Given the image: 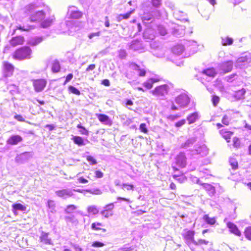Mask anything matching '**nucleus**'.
<instances>
[{"mask_svg":"<svg viewBox=\"0 0 251 251\" xmlns=\"http://www.w3.org/2000/svg\"><path fill=\"white\" fill-rule=\"evenodd\" d=\"M230 120L231 117L226 115L223 117L222 122L223 124L227 126L229 125Z\"/></svg>","mask_w":251,"mask_h":251,"instance_id":"de8ad7c7","label":"nucleus"},{"mask_svg":"<svg viewBox=\"0 0 251 251\" xmlns=\"http://www.w3.org/2000/svg\"><path fill=\"white\" fill-rule=\"evenodd\" d=\"M153 16L150 12H144L142 17L143 22L145 24H148L152 21Z\"/></svg>","mask_w":251,"mask_h":251,"instance_id":"bb28decb","label":"nucleus"},{"mask_svg":"<svg viewBox=\"0 0 251 251\" xmlns=\"http://www.w3.org/2000/svg\"><path fill=\"white\" fill-rule=\"evenodd\" d=\"M113 203H111L109 204H107L105 206L106 209L101 211V214L103 215L104 217L108 218L113 215L112 210H113Z\"/></svg>","mask_w":251,"mask_h":251,"instance_id":"6ab92c4d","label":"nucleus"},{"mask_svg":"<svg viewBox=\"0 0 251 251\" xmlns=\"http://www.w3.org/2000/svg\"><path fill=\"white\" fill-rule=\"evenodd\" d=\"M202 74L204 76L206 77V79L208 78L207 81H209L215 76L216 72L215 69L212 68L203 70Z\"/></svg>","mask_w":251,"mask_h":251,"instance_id":"2eb2a0df","label":"nucleus"},{"mask_svg":"<svg viewBox=\"0 0 251 251\" xmlns=\"http://www.w3.org/2000/svg\"><path fill=\"white\" fill-rule=\"evenodd\" d=\"M77 209V206L74 204H69L65 209L66 214H71Z\"/></svg>","mask_w":251,"mask_h":251,"instance_id":"4c0bfd02","label":"nucleus"},{"mask_svg":"<svg viewBox=\"0 0 251 251\" xmlns=\"http://www.w3.org/2000/svg\"><path fill=\"white\" fill-rule=\"evenodd\" d=\"M23 138L20 135H12L8 139L7 142L8 144L15 145L21 142Z\"/></svg>","mask_w":251,"mask_h":251,"instance_id":"412c9836","label":"nucleus"},{"mask_svg":"<svg viewBox=\"0 0 251 251\" xmlns=\"http://www.w3.org/2000/svg\"><path fill=\"white\" fill-rule=\"evenodd\" d=\"M139 129L141 131L147 133L148 131V130L147 128L146 125L144 123H142L140 125Z\"/></svg>","mask_w":251,"mask_h":251,"instance_id":"5fc2aeb1","label":"nucleus"},{"mask_svg":"<svg viewBox=\"0 0 251 251\" xmlns=\"http://www.w3.org/2000/svg\"><path fill=\"white\" fill-rule=\"evenodd\" d=\"M152 4L153 6L156 7H159L161 5V0H152Z\"/></svg>","mask_w":251,"mask_h":251,"instance_id":"13d9d810","label":"nucleus"},{"mask_svg":"<svg viewBox=\"0 0 251 251\" xmlns=\"http://www.w3.org/2000/svg\"><path fill=\"white\" fill-rule=\"evenodd\" d=\"M226 226L230 232L239 237L241 236V232L235 224L231 222H228L226 223Z\"/></svg>","mask_w":251,"mask_h":251,"instance_id":"ddd939ff","label":"nucleus"},{"mask_svg":"<svg viewBox=\"0 0 251 251\" xmlns=\"http://www.w3.org/2000/svg\"><path fill=\"white\" fill-rule=\"evenodd\" d=\"M183 14L184 13L182 12L177 10L175 11L173 13L175 18L178 20H181V17L183 15Z\"/></svg>","mask_w":251,"mask_h":251,"instance_id":"09e8293b","label":"nucleus"},{"mask_svg":"<svg viewBox=\"0 0 251 251\" xmlns=\"http://www.w3.org/2000/svg\"><path fill=\"white\" fill-rule=\"evenodd\" d=\"M12 207L13 208V211L14 213L16 212L17 210L24 211L26 210V206L20 203L13 204Z\"/></svg>","mask_w":251,"mask_h":251,"instance_id":"473e14b6","label":"nucleus"},{"mask_svg":"<svg viewBox=\"0 0 251 251\" xmlns=\"http://www.w3.org/2000/svg\"><path fill=\"white\" fill-rule=\"evenodd\" d=\"M130 67L134 70L138 71V75L140 76L145 75L146 71L144 69H141L139 66L134 63H132L130 65Z\"/></svg>","mask_w":251,"mask_h":251,"instance_id":"393cba45","label":"nucleus"},{"mask_svg":"<svg viewBox=\"0 0 251 251\" xmlns=\"http://www.w3.org/2000/svg\"><path fill=\"white\" fill-rule=\"evenodd\" d=\"M129 48L134 50H139L141 49V44L138 40H133L130 43Z\"/></svg>","mask_w":251,"mask_h":251,"instance_id":"c85d7f7f","label":"nucleus"},{"mask_svg":"<svg viewBox=\"0 0 251 251\" xmlns=\"http://www.w3.org/2000/svg\"><path fill=\"white\" fill-rule=\"evenodd\" d=\"M221 135L226 140L227 142H229V139L233 133L231 131H227L225 129H222L220 131Z\"/></svg>","mask_w":251,"mask_h":251,"instance_id":"7c9ffc66","label":"nucleus"},{"mask_svg":"<svg viewBox=\"0 0 251 251\" xmlns=\"http://www.w3.org/2000/svg\"><path fill=\"white\" fill-rule=\"evenodd\" d=\"M184 50V48L182 45H177L172 49V52L177 55H181Z\"/></svg>","mask_w":251,"mask_h":251,"instance_id":"cd10ccee","label":"nucleus"},{"mask_svg":"<svg viewBox=\"0 0 251 251\" xmlns=\"http://www.w3.org/2000/svg\"><path fill=\"white\" fill-rule=\"evenodd\" d=\"M172 34L176 37H180L184 34V29L182 26L174 25L172 26Z\"/></svg>","mask_w":251,"mask_h":251,"instance_id":"f8f14e48","label":"nucleus"},{"mask_svg":"<svg viewBox=\"0 0 251 251\" xmlns=\"http://www.w3.org/2000/svg\"><path fill=\"white\" fill-rule=\"evenodd\" d=\"M48 205L50 208L54 209L55 206V204L53 201L49 200L48 201Z\"/></svg>","mask_w":251,"mask_h":251,"instance_id":"052dcab7","label":"nucleus"},{"mask_svg":"<svg viewBox=\"0 0 251 251\" xmlns=\"http://www.w3.org/2000/svg\"><path fill=\"white\" fill-rule=\"evenodd\" d=\"M170 87L167 84H163L156 87L151 93L154 96L163 98L168 94Z\"/></svg>","mask_w":251,"mask_h":251,"instance_id":"20e7f679","label":"nucleus"},{"mask_svg":"<svg viewBox=\"0 0 251 251\" xmlns=\"http://www.w3.org/2000/svg\"><path fill=\"white\" fill-rule=\"evenodd\" d=\"M32 50L28 47H23L17 50L14 53L13 58L19 60L31 58Z\"/></svg>","mask_w":251,"mask_h":251,"instance_id":"f03ea898","label":"nucleus"},{"mask_svg":"<svg viewBox=\"0 0 251 251\" xmlns=\"http://www.w3.org/2000/svg\"><path fill=\"white\" fill-rule=\"evenodd\" d=\"M233 42V39L228 36H225L221 37V43L223 46H229L232 45Z\"/></svg>","mask_w":251,"mask_h":251,"instance_id":"c756f323","label":"nucleus"},{"mask_svg":"<svg viewBox=\"0 0 251 251\" xmlns=\"http://www.w3.org/2000/svg\"><path fill=\"white\" fill-rule=\"evenodd\" d=\"M43 41V38L42 37H34L30 38L27 41V44L30 46H35Z\"/></svg>","mask_w":251,"mask_h":251,"instance_id":"5701e85b","label":"nucleus"},{"mask_svg":"<svg viewBox=\"0 0 251 251\" xmlns=\"http://www.w3.org/2000/svg\"><path fill=\"white\" fill-rule=\"evenodd\" d=\"M87 210L89 214L96 215L99 213V209L94 205L89 206L87 207Z\"/></svg>","mask_w":251,"mask_h":251,"instance_id":"58836bf2","label":"nucleus"},{"mask_svg":"<svg viewBox=\"0 0 251 251\" xmlns=\"http://www.w3.org/2000/svg\"><path fill=\"white\" fill-rule=\"evenodd\" d=\"M203 219L207 224H209L210 225H214L216 222L215 217H210L209 215L207 214L204 215L203 216Z\"/></svg>","mask_w":251,"mask_h":251,"instance_id":"72a5a7b5","label":"nucleus"},{"mask_svg":"<svg viewBox=\"0 0 251 251\" xmlns=\"http://www.w3.org/2000/svg\"><path fill=\"white\" fill-rule=\"evenodd\" d=\"M104 246V244L99 242V241H94L93 242L92 244V246L95 248H100Z\"/></svg>","mask_w":251,"mask_h":251,"instance_id":"864d4df0","label":"nucleus"},{"mask_svg":"<svg viewBox=\"0 0 251 251\" xmlns=\"http://www.w3.org/2000/svg\"><path fill=\"white\" fill-rule=\"evenodd\" d=\"M195 245H201L202 244L206 245L208 244V241L204 240V239H199L197 241L194 240L193 242Z\"/></svg>","mask_w":251,"mask_h":251,"instance_id":"3c124183","label":"nucleus"},{"mask_svg":"<svg viewBox=\"0 0 251 251\" xmlns=\"http://www.w3.org/2000/svg\"><path fill=\"white\" fill-rule=\"evenodd\" d=\"M97 116L99 120L102 124L107 126L112 125V122L107 115L103 114H98Z\"/></svg>","mask_w":251,"mask_h":251,"instance_id":"4468645a","label":"nucleus"},{"mask_svg":"<svg viewBox=\"0 0 251 251\" xmlns=\"http://www.w3.org/2000/svg\"><path fill=\"white\" fill-rule=\"evenodd\" d=\"M229 163L233 170H236L238 168V162L237 160L233 158H230Z\"/></svg>","mask_w":251,"mask_h":251,"instance_id":"c03bdc74","label":"nucleus"},{"mask_svg":"<svg viewBox=\"0 0 251 251\" xmlns=\"http://www.w3.org/2000/svg\"><path fill=\"white\" fill-rule=\"evenodd\" d=\"M244 233L245 237L248 240L251 241V226L246 227Z\"/></svg>","mask_w":251,"mask_h":251,"instance_id":"a19ab883","label":"nucleus"},{"mask_svg":"<svg viewBox=\"0 0 251 251\" xmlns=\"http://www.w3.org/2000/svg\"><path fill=\"white\" fill-rule=\"evenodd\" d=\"M24 38L23 36H18L13 37L10 41V44L13 46H16L22 44L24 42Z\"/></svg>","mask_w":251,"mask_h":251,"instance_id":"b1692460","label":"nucleus"},{"mask_svg":"<svg viewBox=\"0 0 251 251\" xmlns=\"http://www.w3.org/2000/svg\"><path fill=\"white\" fill-rule=\"evenodd\" d=\"M232 67L233 62L230 60L223 63L220 66L221 69L224 73L230 72L232 69Z\"/></svg>","mask_w":251,"mask_h":251,"instance_id":"aec40b11","label":"nucleus"},{"mask_svg":"<svg viewBox=\"0 0 251 251\" xmlns=\"http://www.w3.org/2000/svg\"><path fill=\"white\" fill-rule=\"evenodd\" d=\"M33 85L36 92L42 91L46 87L47 82L45 79H37L32 80Z\"/></svg>","mask_w":251,"mask_h":251,"instance_id":"0eeeda50","label":"nucleus"},{"mask_svg":"<svg viewBox=\"0 0 251 251\" xmlns=\"http://www.w3.org/2000/svg\"><path fill=\"white\" fill-rule=\"evenodd\" d=\"M91 229L93 230L99 231L100 230L103 232L106 231V228H104V226L100 222L93 223L91 226Z\"/></svg>","mask_w":251,"mask_h":251,"instance_id":"4be33fe9","label":"nucleus"},{"mask_svg":"<svg viewBox=\"0 0 251 251\" xmlns=\"http://www.w3.org/2000/svg\"><path fill=\"white\" fill-rule=\"evenodd\" d=\"M195 142V139L194 138H192L187 140L185 143L181 145V147L186 148L192 145Z\"/></svg>","mask_w":251,"mask_h":251,"instance_id":"79ce46f5","label":"nucleus"},{"mask_svg":"<svg viewBox=\"0 0 251 251\" xmlns=\"http://www.w3.org/2000/svg\"><path fill=\"white\" fill-rule=\"evenodd\" d=\"M199 118V114L198 112H194L191 114L187 117V120L188 121L189 124H191L195 123Z\"/></svg>","mask_w":251,"mask_h":251,"instance_id":"2f4dec72","label":"nucleus"},{"mask_svg":"<svg viewBox=\"0 0 251 251\" xmlns=\"http://www.w3.org/2000/svg\"><path fill=\"white\" fill-rule=\"evenodd\" d=\"M175 102L180 107L184 108L189 104L190 99L186 93H183L176 98Z\"/></svg>","mask_w":251,"mask_h":251,"instance_id":"39448f33","label":"nucleus"},{"mask_svg":"<svg viewBox=\"0 0 251 251\" xmlns=\"http://www.w3.org/2000/svg\"><path fill=\"white\" fill-rule=\"evenodd\" d=\"M49 233L42 232L41 236L40 237V241L42 242H44L46 244L51 245L52 244L51 242V240L50 238H49Z\"/></svg>","mask_w":251,"mask_h":251,"instance_id":"a878e982","label":"nucleus"},{"mask_svg":"<svg viewBox=\"0 0 251 251\" xmlns=\"http://www.w3.org/2000/svg\"><path fill=\"white\" fill-rule=\"evenodd\" d=\"M186 165V157L183 152H180L175 158L172 163V167L174 171H179L181 168H184Z\"/></svg>","mask_w":251,"mask_h":251,"instance_id":"7ed1b4c3","label":"nucleus"},{"mask_svg":"<svg viewBox=\"0 0 251 251\" xmlns=\"http://www.w3.org/2000/svg\"><path fill=\"white\" fill-rule=\"evenodd\" d=\"M251 62V53L246 52L243 55L239 57L236 61L237 65H242V64H245Z\"/></svg>","mask_w":251,"mask_h":251,"instance_id":"1a4fd4ad","label":"nucleus"},{"mask_svg":"<svg viewBox=\"0 0 251 251\" xmlns=\"http://www.w3.org/2000/svg\"><path fill=\"white\" fill-rule=\"evenodd\" d=\"M122 187L124 190H133L134 188L133 185L127 183L123 184Z\"/></svg>","mask_w":251,"mask_h":251,"instance_id":"603ef678","label":"nucleus"},{"mask_svg":"<svg viewBox=\"0 0 251 251\" xmlns=\"http://www.w3.org/2000/svg\"><path fill=\"white\" fill-rule=\"evenodd\" d=\"M51 70L53 73H57L60 70V66L58 61H54L52 65Z\"/></svg>","mask_w":251,"mask_h":251,"instance_id":"37998d69","label":"nucleus"},{"mask_svg":"<svg viewBox=\"0 0 251 251\" xmlns=\"http://www.w3.org/2000/svg\"><path fill=\"white\" fill-rule=\"evenodd\" d=\"M68 89L70 92L75 94L76 95H79L80 94V91L75 87L73 86H70Z\"/></svg>","mask_w":251,"mask_h":251,"instance_id":"49530a36","label":"nucleus"},{"mask_svg":"<svg viewBox=\"0 0 251 251\" xmlns=\"http://www.w3.org/2000/svg\"><path fill=\"white\" fill-rule=\"evenodd\" d=\"M203 187H204L205 191L209 195H213L215 193V188L211 185H210L209 184H207V183H205L203 184Z\"/></svg>","mask_w":251,"mask_h":251,"instance_id":"f704fd0d","label":"nucleus"},{"mask_svg":"<svg viewBox=\"0 0 251 251\" xmlns=\"http://www.w3.org/2000/svg\"><path fill=\"white\" fill-rule=\"evenodd\" d=\"M55 194L58 197L62 198L72 197L73 195L71 191L67 189H62L56 191Z\"/></svg>","mask_w":251,"mask_h":251,"instance_id":"a211bd4d","label":"nucleus"},{"mask_svg":"<svg viewBox=\"0 0 251 251\" xmlns=\"http://www.w3.org/2000/svg\"><path fill=\"white\" fill-rule=\"evenodd\" d=\"M186 123V120L184 119L181 120L175 123V126L177 127H180L183 126Z\"/></svg>","mask_w":251,"mask_h":251,"instance_id":"bf43d9fd","label":"nucleus"},{"mask_svg":"<svg viewBox=\"0 0 251 251\" xmlns=\"http://www.w3.org/2000/svg\"><path fill=\"white\" fill-rule=\"evenodd\" d=\"M14 66L10 63L5 62L3 64V74L5 77H9L13 75Z\"/></svg>","mask_w":251,"mask_h":251,"instance_id":"9d476101","label":"nucleus"},{"mask_svg":"<svg viewBox=\"0 0 251 251\" xmlns=\"http://www.w3.org/2000/svg\"><path fill=\"white\" fill-rule=\"evenodd\" d=\"M39 6L35 4H30L25 7V12L30 16L31 22H40L43 28L51 26L55 21L53 15H50V9L47 6L44 10H37Z\"/></svg>","mask_w":251,"mask_h":251,"instance_id":"f257e3e1","label":"nucleus"},{"mask_svg":"<svg viewBox=\"0 0 251 251\" xmlns=\"http://www.w3.org/2000/svg\"><path fill=\"white\" fill-rule=\"evenodd\" d=\"M101 84L105 86H109L110 85L109 80L107 79H105L102 80Z\"/></svg>","mask_w":251,"mask_h":251,"instance_id":"774afa93","label":"nucleus"},{"mask_svg":"<svg viewBox=\"0 0 251 251\" xmlns=\"http://www.w3.org/2000/svg\"><path fill=\"white\" fill-rule=\"evenodd\" d=\"M86 159L91 165H95L97 163L94 157L90 155L87 156Z\"/></svg>","mask_w":251,"mask_h":251,"instance_id":"8fccbe9b","label":"nucleus"},{"mask_svg":"<svg viewBox=\"0 0 251 251\" xmlns=\"http://www.w3.org/2000/svg\"><path fill=\"white\" fill-rule=\"evenodd\" d=\"M73 140L74 142L79 146L85 145L83 138L80 136H74Z\"/></svg>","mask_w":251,"mask_h":251,"instance_id":"c9c22d12","label":"nucleus"},{"mask_svg":"<svg viewBox=\"0 0 251 251\" xmlns=\"http://www.w3.org/2000/svg\"><path fill=\"white\" fill-rule=\"evenodd\" d=\"M133 13V10L130 11L125 14H122L124 19H127L129 18L131 14Z\"/></svg>","mask_w":251,"mask_h":251,"instance_id":"0e129e2a","label":"nucleus"},{"mask_svg":"<svg viewBox=\"0 0 251 251\" xmlns=\"http://www.w3.org/2000/svg\"><path fill=\"white\" fill-rule=\"evenodd\" d=\"M119 57L121 59H124L126 56V53L125 50H121L119 53Z\"/></svg>","mask_w":251,"mask_h":251,"instance_id":"6e6d98bb","label":"nucleus"},{"mask_svg":"<svg viewBox=\"0 0 251 251\" xmlns=\"http://www.w3.org/2000/svg\"><path fill=\"white\" fill-rule=\"evenodd\" d=\"M179 117V116L178 115H170L168 118L169 120H170L171 121H175V120L177 119Z\"/></svg>","mask_w":251,"mask_h":251,"instance_id":"338daca9","label":"nucleus"},{"mask_svg":"<svg viewBox=\"0 0 251 251\" xmlns=\"http://www.w3.org/2000/svg\"><path fill=\"white\" fill-rule=\"evenodd\" d=\"M220 98L219 97L217 96H213L212 99L213 104L214 106L217 105V104L219 102Z\"/></svg>","mask_w":251,"mask_h":251,"instance_id":"4d7b16f0","label":"nucleus"},{"mask_svg":"<svg viewBox=\"0 0 251 251\" xmlns=\"http://www.w3.org/2000/svg\"><path fill=\"white\" fill-rule=\"evenodd\" d=\"M14 118L18 120V121L20 122H24L25 121L24 118L20 115H15L14 116Z\"/></svg>","mask_w":251,"mask_h":251,"instance_id":"69168bd1","label":"nucleus"},{"mask_svg":"<svg viewBox=\"0 0 251 251\" xmlns=\"http://www.w3.org/2000/svg\"><path fill=\"white\" fill-rule=\"evenodd\" d=\"M160 80V78L159 76H154L148 79L143 83V86L146 88L147 89H151L153 86V84L156 82H159Z\"/></svg>","mask_w":251,"mask_h":251,"instance_id":"9b49d317","label":"nucleus"},{"mask_svg":"<svg viewBox=\"0 0 251 251\" xmlns=\"http://www.w3.org/2000/svg\"><path fill=\"white\" fill-rule=\"evenodd\" d=\"M32 156V153L30 152H25L18 155L15 158V161L19 164L24 163L28 161Z\"/></svg>","mask_w":251,"mask_h":251,"instance_id":"6e6552de","label":"nucleus"},{"mask_svg":"<svg viewBox=\"0 0 251 251\" xmlns=\"http://www.w3.org/2000/svg\"><path fill=\"white\" fill-rule=\"evenodd\" d=\"M245 93L246 90L243 88L235 92L234 96L237 99L240 100L244 98Z\"/></svg>","mask_w":251,"mask_h":251,"instance_id":"e433bc0d","label":"nucleus"},{"mask_svg":"<svg viewBox=\"0 0 251 251\" xmlns=\"http://www.w3.org/2000/svg\"><path fill=\"white\" fill-rule=\"evenodd\" d=\"M195 234V232L194 230L184 229L182 235L184 239L186 240H189L193 242L194 240Z\"/></svg>","mask_w":251,"mask_h":251,"instance_id":"dca6fc26","label":"nucleus"},{"mask_svg":"<svg viewBox=\"0 0 251 251\" xmlns=\"http://www.w3.org/2000/svg\"><path fill=\"white\" fill-rule=\"evenodd\" d=\"M157 30L159 34L162 36L165 35L167 33V30L166 29L165 27L161 25L158 26Z\"/></svg>","mask_w":251,"mask_h":251,"instance_id":"a18cd8bd","label":"nucleus"},{"mask_svg":"<svg viewBox=\"0 0 251 251\" xmlns=\"http://www.w3.org/2000/svg\"><path fill=\"white\" fill-rule=\"evenodd\" d=\"M174 178H176L178 181L181 182L185 179V177L183 175L176 176L174 175L173 176Z\"/></svg>","mask_w":251,"mask_h":251,"instance_id":"680f3d73","label":"nucleus"},{"mask_svg":"<svg viewBox=\"0 0 251 251\" xmlns=\"http://www.w3.org/2000/svg\"><path fill=\"white\" fill-rule=\"evenodd\" d=\"M33 28L34 27L33 25H19L17 26L16 29H19L22 31H28Z\"/></svg>","mask_w":251,"mask_h":251,"instance_id":"ea45409f","label":"nucleus"},{"mask_svg":"<svg viewBox=\"0 0 251 251\" xmlns=\"http://www.w3.org/2000/svg\"><path fill=\"white\" fill-rule=\"evenodd\" d=\"M73 75L72 74H69L68 75H67V76L66 77V80H65L64 84H65L67 82L70 81L73 78Z\"/></svg>","mask_w":251,"mask_h":251,"instance_id":"e2e57ef3","label":"nucleus"},{"mask_svg":"<svg viewBox=\"0 0 251 251\" xmlns=\"http://www.w3.org/2000/svg\"><path fill=\"white\" fill-rule=\"evenodd\" d=\"M193 154H200L201 156L206 155L208 153V149L204 145H202L195 149Z\"/></svg>","mask_w":251,"mask_h":251,"instance_id":"f3484780","label":"nucleus"},{"mask_svg":"<svg viewBox=\"0 0 251 251\" xmlns=\"http://www.w3.org/2000/svg\"><path fill=\"white\" fill-rule=\"evenodd\" d=\"M82 13L75 6H70L68 10L67 16L69 18L78 19L82 17Z\"/></svg>","mask_w":251,"mask_h":251,"instance_id":"423d86ee","label":"nucleus"}]
</instances>
